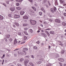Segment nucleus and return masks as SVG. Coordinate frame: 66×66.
I'll return each instance as SVG.
<instances>
[{
  "mask_svg": "<svg viewBox=\"0 0 66 66\" xmlns=\"http://www.w3.org/2000/svg\"><path fill=\"white\" fill-rule=\"evenodd\" d=\"M46 7H47V8H48L49 7V6L48 5H46Z\"/></svg>",
  "mask_w": 66,
  "mask_h": 66,
  "instance_id": "56",
  "label": "nucleus"
},
{
  "mask_svg": "<svg viewBox=\"0 0 66 66\" xmlns=\"http://www.w3.org/2000/svg\"><path fill=\"white\" fill-rule=\"evenodd\" d=\"M55 21L57 23H60V22H61V21L58 19H55Z\"/></svg>",
  "mask_w": 66,
  "mask_h": 66,
  "instance_id": "6",
  "label": "nucleus"
},
{
  "mask_svg": "<svg viewBox=\"0 0 66 66\" xmlns=\"http://www.w3.org/2000/svg\"><path fill=\"white\" fill-rule=\"evenodd\" d=\"M23 18L24 19H28L29 18H28V16L27 15H25L23 17Z\"/></svg>",
  "mask_w": 66,
  "mask_h": 66,
  "instance_id": "11",
  "label": "nucleus"
},
{
  "mask_svg": "<svg viewBox=\"0 0 66 66\" xmlns=\"http://www.w3.org/2000/svg\"><path fill=\"white\" fill-rule=\"evenodd\" d=\"M18 53L19 54H21V55H23V52H20V53L19 51L18 52Z\"/></svg>",
  "mask_w": 66,
  "mask_h": 66,
  "instance_id": "18",
  "label": "nucleus"
},
{
  "mask_svg": "<svg viewBox=\"0 0 66 66\" xmlns=\"http://www.w3.org/2000/svg\"><path fill=\"white\" fill-rule=\"evenodd\" d=\"M47 0H44V3H46L47 2Z\"/></svg>",
  "mask_w": 66,
  "mask_h": 66,
  "instance_id": "44",
  "label": "nucleus"
},
{
  "mask_svg": "<svg viewBox=\"0 0 66 66\" xmlns=\"http://www.w3.org/2000/svg\"><path fill=\"white\" fill-rule=\"evenodd\" d=\"M26 39H27V37L26 36H24V40H26Z\"/></svg>",
  "mask_w": 66,
  "mask_h": 66,
  "instance_id": "29",
  "label": "nucleus"
},
{
  "mask_svg": "<svg viewBox=\"0 0 66 66\" xmlns=\"http://www.w3.org/2000/svg\"><path fill=\"white\" fill-rule=\"evenodd\" d=\"M39 15H40V16H42V12H39Z\"/></svg>",
  "mask_w": 66,
  "mask_h": 66,
  "instance_id": "31",
  "label": "nucleus"
},
{
  "mask_svg": "<svg viewBox=\"0 0 66 66\" xmlns=\"http://www.w3.org/2000/svg\"><path fill=\"white\" fill-rule=\"evenodd\" d=\"M25 57H27V58H29L30 57V56H27Z\"/></svg>",
  "mask_w": 66,
  "mask_h": 66,
  "instance_id": "40",
  "label": "nucleus"
},
{
  "mask_svg": "<svg viewBox=\"0 0 66 66\" xmlns=\"http://www.w3.org/2000/svg\"><path fill=\"white\" fill-rule=\"evenodd\" d=\"M20 0H16V1L19 2Z\"/></svg>",
  "mask_w": 66,
  "mask_h": 66,
  "instance_id": "61",
  "label": "nucleus"
},
{
  "mask_svg": "<svg viewBox=\"0 0 66 66\" xmlns=\"http://www.w3.org/2000/svg\"><path fill=\"white\" fill-rule=\"evenodd\" d=\"M59 64H60V65L61 66H62L63 65V64H62V63H61V62H59Z\"/></svg>",
  "mask_w": 66,
  "mask_h": 66,
  "instance_id": "37",
  "label": "nucleus"
},
{
  "mask_svg": "<svg viewBox=\"0 0 66 66\" xmlns=\"http://www.w3.org/2000/svg\"><path fill=\"white\" fill-rule=\"evenodd\" d=\"M36 43L38 44H39V41H38L37 42H36Z\"/></svg>",
  "mask_w": 66,
  "mask_h": 66,
  "instance_id": "57",
  "label": "nucleus"
},
{
  "mask_svg": "<svg viewBox=\"0 0 66 66\" xmlns=\"http://www.w3.org/2000/svg\"><path fill=\"white\" fill-rule=\"evenodd\" d=\"M58 60L59 61H60V62H64V60L63 59V58H59L58 59Z\"/></svg>",
  "mask_w": 66,
  "mask_h": 66,
  "instance_id": "8",
  "label": "nucleus"
},
{
  "mask_svg": "<svg viewBox=\"0 0 66 66\" xmlns=\"http://www.w3.org/2000/svg\"><path fill=\"white\" fill-rule=\"evenodd\" d=\"M17 65L18 66H21V65L19 64H18Z\"/></svg>",
  "mask_w": 66,
  "mask_h": 66,
  "instance_id": "45",
  "label": "nucleus"
},
{
  "mask_svg": "<svg viewBox=\"0 0 66 66\" xmlns=\"http://www.w3.org/2000/svg\"><path fill=\"white\" fill-rule=\"evenodd\" d=\"M56 7H54V8H52L51 9V11L53 13H54V12H56Z\"/></svg>",
  "mask_w": 66,
  "mask_h": 66,
  "instance_id": "2",
  "label": "nucleus"
},
{
  "mask_svg": "<svg viewBox=\"0 0 66 66\" xmlns=\"http://www.w3.org/2000/svg\"><path fill=\"white\" fill-rule=\"evenodd\" d=\"M16 8L18 10H20L21 9V7H18Z\"/></svg>",
  "mask_w": 66,
  "mask_h": 66,
  "instance_id": "24",
  "label": "nucleus"
},
{
  "mask_svg": "<svg viewBox=\"0 0 66 66\" xmlns=\"http://www.w3.org/2000/svg\"><path fill=\"white\" fill-rule=\"evenodd\" d=\"M30 23L32 25H34L36 23V21L35 20H30Z\"/></svg>",
  "mask_w": 66,
  "mask_h": 66,
  "instance_id": "1",
  "label": "nucleus"
},
{
  "mask_svg": "<svg viewBox=\"0 0 66 66\" xmlns=\"http://www.w3.org/2000/svg\"><path fill=\"white\" fill-rule=\"evenodd\" d=\"M64 16H66V13H64Z\"/></svg>",
  "mask_w": 66,
  "mask_h": 66,
  "instance_id": "49",
  "label": "nucleus"
},
{
  "mask_svg": "<svg viewBox=\"0 0 66 66\" xmlns=\"http://www.w3.org/2000/svg\"><path fill=\"white\" fill-rule=\"evenodd\" d=\"M35 6H37V5L36 4H35Z\"/></svg>",
  "mask_w": 66,
  "mask_h": 66,
  "instance_id": "62",
  "label": "nucleus"
},
{
  "mask_svg": "<svg viewBox=\"0 0 66 66\" xmlns=\"http://www.w3.org/2000/svg\"><path fill=\"white\" fill-rule=\"evenodd\" d=\"M42 11H43V12H44V13H45V10H44V9H42Z\"/></svg>",
  "mask_w": 66,
  "mask_h": 66,
  "instance_id": "43",
  "label": "nucleus"
},
{
  "mask_svg": "<svg viewBox=\"0 0 66 66\" xmlns=\"http://www.w3.org/2000/svg\"><path fill=\"white\" fill-rule=\"evenodd\" d=\"M3 4L4 5V6H6V5H5V4L3 3Z\"/></svg>",
  "mask_w": 66,
  "mask_h": 66,
  "instance_id": "58",
  "label": "nucleus"
},
{
  "mask_svg": "<svg viewBox=\"0 0 66 66\" xmlns=\"http://www.w3.org/2000/svg\"><path fill=\"white\" fill-rule=\"evenodd\" d=\"M64 52H65V51L64 50H63L62 51L61 53L63 54V53H64Z\"/></svg>",
  "mask_w": 66,
  "mask_h": 66,
  "instance_id": "36",
  "label": "nucleus"
},
{
  "mask_svg": "<svg viewBox=\"0 0 66 66\" xmlns=\"http://www.w3.org/2000/svg\"><path fill=\"white\" fill-rule=\"evenodd\" d=\"M42 63V61H39L37 62V64H41Z\"/></svg>",
  "mask_w": 66,
  "mask_h": 66,
  "instance_id": "16",
  "label": "nucleus"
},
{
  "mask_svg": "<svg viewBox=\"0 0 66 66\" xmlns=\"http://www.w3.org/2000/svg\"><path fill=\"white\" fill-rule=\"evenodd\" d=\"M30 15H33V14L32 13H30Z\"/></svg>",
  "mask_w": 66,
  "mask_h": 66,
  "instance_id": "48",
  "label": "nucleus"
},
{
  "mask_svg": "<svg viewBox=\"0 0 66 66\" xmlns=\"http://www.w3.org/2000/svg\"><path fill=\"white\" fill-rule=\"evenodd\" d=\"M60 1L61 3H62V4H63V3L64 4V5H63L64 6H66V4H65V2L64 1H62V0H60Z\"/></svg>",
  "mask_w": 66,
  "mask_h": 66,
  "instance_id": "5",
  "label": "nucleus"
},
{
  "mask_svg": "<svg viewBox=\"0 0 66 66\" xmlns=\"http://www.w3.org/2000/svg\"><path fill=\"white\" fill-rule=\"evenodd\" d=\"M23 50L24 51H27V50H28V49L27 48H24L23 49Z\"/></svg>",
  "mask_w": 66,
  "mask_h": 66,
  "instance_id": "22",
  "label": "nucleus"
},
{
  "mask_svg": "<svg viewBox=\"0 0 66 66\" xmlns=\"http://www.w3.org/2000/svg\"><path fill=\"white\" fill-rule=\"evenodd\" d=\"M28 28H24V30H25V31H26L27 30H28Z\"/></svg>",
  "mask_w": 66,
  "mask_h": 66,
  "instance_id": "41",
  "label": "nucleus"
},
{
  "mask_svg": "<svg viewBox=\"0 0 66 66\" xmlns=\"http://www.w3.org/2000/svg\"><path fill=\"white\" fill-rule=\"evenodd\" d=\"M61 18H62V19H64V17H63V16H61Z\"/></svg>",
  "mask_w": 66,
  "mask_h": 66,
  "instance_id": "60",
  "label": "nucleus"
},
{
  "mask_svg": "<svg viewBox=\"0 0 66 66\" xmlns=\"http://www.w3.org/2000/svg\"><path fill=\"white\" fill-rule=\"evenodd\" d=\"M18 50V48H16V49L14 50V51H16V50Z\"/></svg>",
  "mask_w": 66,
  "mask_h": 66,
  "instance_id": "59",
  "label": "nucleus"
},
{
  "mask_svg": "<svg viewBox=\"0 0 66 66\" xmlns=\"http://www.w3.org/2000/svg\"><path fill=\"white\" fill-rule=\"evenodd\" d=\"M34 49L35 50H36V49H37V47L36 46H34Z\"/></svg>",
  "mask_w": 66,
  "mask_h": 66,
  "instance_id": "33",
  "label": "nucleus"
},
{
  "mask_svg": "<svg viewBox=\"0 0 66 66\" xmlns=\"http://www.w3.org/2000/svg\"><path fill=\"white\" fill-rule=\"evenodd\" d=\"M60 45H61V46H63V44H62V43H60L59 44Z\"/></svg>",
  "mask_w": 66,
  "mask_h": 66,
  "instance_id": "53",
  "label": "nucleus"
},
{
  "mask_svg": "<svg viewBox=\"0 0 66 66\" xmlns=\"http://www.w3.org/2000/svg\"><path fill=\"white\" fill-rule=\"evenodd\" d=\"M44 24H46L47 23L46 22H44Z\"/></svg>",
  "mask_w": 66,
  "mask_h": 66,
  "instance_id": "50",
  "label": "nucleus"
},
{
  "mask_svg": "<svg viewBox=\"0 0 66 66\" xmlns=\"http://www.w3.org/2000/svg\"><path fill=\"white\" fill-rule=\"evenodd\" d=\"M31 57L32 58H34V56H33V55H31Z\"/></svg>",
  "mask_w": 66,
  "mask_h": 66,
  "instance_id": "63",
  "label": "nucleus"
},
{
  "mask_svg": "<svg viewBox=\"0 0 66 66\" xmlns=\"http://www.w3.org/2000/svg\"><path fill=\"white\" fill-rule=\"evenodd\" d=\"M3 16H0V20H3Z\"/></svg>",
  "mask_w": 66,
  "mask_h": 66,
  "instance_id": "20",
  "label": "nucleus"
},
{
  "mask_svg": "<svg viewBox=\"0 0 66 66\" xmlns=\"http://www.w3.org/2000/svg\"><path fill=\"white\" fill-rule=\"evenodd\" d=\"M50 30V28H48L46 29V30Z\"/></svg>",
  "mask_w": 66,
  "mask_h": 66,
  "instance_id": "54",
  "label": "nucleus"
},
{
  "mask_svg": "<svg viewBox=\"0 0 66 66\" xmlns=\"http://www.w3.org/2000/svg\"><path fill=\"white\" fill-rule=\"evenodd\" d=\"M24 60V59H23V58H21L20 59V62H22Z\"/></svg>",
  "mask_w": 66,
  "mask_h": 66,
  "instance_id": "28",
  "label": "nucleus"
},
{
  "mask_svg": "<svg viewBox=\"0 0 66 66\" xmlns=\"http://www.w3.org/2000/svg\"><path fill=\"white\" fill-rule=\"evenodd\" d=\"M31 8L32 9L34 10V11H36V9L35 7H32Z\"/></svg>",
  "mask_w": 66,
  "mask_h": 66,
  "instance_id": "17",
  "label": "nucleus"
},
{
  "mask_svg": "<svg viewBox=\"0 0 66 66\" xmlns=\"http://www.w3.org/2000/svg\"><path fill=\"white\" fill-rule=\"evenodd\" d=\"M27 26V24H23V26Z\"/></svg>",
  "mask_w": 66,
  "mask_h": 66,
  "instance_id": "38",
  "label": "nucleus"
},
{
  "mask_svg": "<svg viewBox=\"0 0 66 66\" xmlns=\"http://www.w3.org/2000/svg\"><path fill=\"white\" fill-rule=\"evenodd\" d=\"M29 62V60L28 59H26L24 61V63H26V64H27Z\"/></svg>",
  "mask_w": 66,
  "mask_h": 66,
  "instance_id": "10",
  "label": "nucleus"
},
{
  "mask_svg": "<svg viewBox=\"0 0 66 66\" xmlns=\"http://www.w3.org/2000/svg\"><path fill=\"white\" fill-rule=\"evenodd\" d=\"M24 52H25L24 55H26L27 54V53L25 51H24Z\"/></svg>",
  "mask_w": 66,
  "mask_h": 66,
  "instance_id": "55",
  "label": "nucleus"
},
{
  "mask_svg": "<svg viewBox=\"0 0 66 66\" xmlns=\"http://www.w3.org/2000/svg\"><path fill=\"white\" fill-rule=\"evenodd\" d=\"M16 6H19V3H16Z\"/></svg>",
  "mask_w": 66,
  "mask_h": 66,
  "instance_id": "35",
  "label": "nucleus"
},
{
  "mask_svg": "<svg viewBox=\"0 0 66 66\" xmlns=\"http://www.w3.org/2000/svg\"><path fill=\"white\" fill-rule=\"evenodd\" d=\"M42 35L43 37H47V36H46V35L45 33H42Z\"/></svg>",
  "mask_w": 66,
  "mask_h": 66,
  "instance_id": "9",
  "label": "nucleus"
},
{
  "mask_svg": "<svg viewBox=\"0 0 66 66\" xmlns=\"http://www.w3.org/2000/svg\"><path fill=\"white\" fill-rule=\"evenodd\" d=\"M46 33L47 34V35L48 36V37H49L50 36V34H49V32H48V31H46Z\"/></svg>",
  "mask_w": 66,
  "mask_h": 66,
  "instance_id": "27",
  "label": "nucleus"
},
{
  "mask_svg": "<svg viewBox=\"0 0 66 66\" xmlns=\"http://www.w3.org/2000/svg\"><path fill=\"white\" fill-rule=\"evenodd\" d=\"M14 44L15 45H18V43H17V42H16V40H15L14 41Z\"/></svg>",
  "mask_w": 66,
  "mask_h": 66,
  "instance_id": "7",
  "label": "nucleus"
},
{
  "mask_svg": "<svg viewBox=\"0 0 66 66\" xmlns=\"http://www.w3.org/2000/svg\"><path fill=\"white\" fill-rule=\"evenodd\" d=\"M29 1L30 2H31V3H33V0H29Z\"/></svg>",
  "mask_w": 66,
  "mask_h": 66,
  "instance_id": "39",
  "label": "nucleus"
},
{
  "mask_svg": "<svg viewBox=\"0 0 66 66\" xmlns=\"http://www.w3.org/2000/svg\"><path fill=\"white\" fill-rule=\"evenodd\" d=\"M5 40L6 42H7V39H6V38H5Z\"/></svg>",
  "mask_w": 66,
  "mask_h": 66,
  "instance_id": "51",
  "label": "nucleus"
},
{
  "mask_svg": "<svg viewBox=\"0 0 66 66\" xmlns=\"http://www.w3.org/2000/svg\"><path fill=\"white\" fill-rule=\"evenodd\" d=\"M23 33H24V34H25L26 35H28V33H27V32L26 31H23Z\"/></svg>",
  "mask_w": 66,
  "mask_h": 66,
  "instance_id": "19",
  "label": "nucleus"
},
{
  "mask_svg": "<svg viewBox=\"0 0 66 66\" xmlns=\"http://www.w3.org/2000/svg\"><path fill=\"white\" fill-rule=\"evenodd\" d=\"M9 40L10 42H12V40H13V38H10V39H9Z\"/></svg>",
  "mask_w": 66,
  "mask_h": 66,
  "instance_id": "26",
  "label": "nucleus"
},
{
  "mask_svg": "<svg viewBox=\"0 0 66 66\" xmlns=\"http://www.w3.org/2000/svg\"><path fill=\"white\" fill-rule=\"evenodd\" d=\"M29 31L30 33H32L33 32V30H32V29H29Z\"/></svg>",
  "mask_w": 66,
  "mask_h": 66,
  "instance_id": "32",
  "label": "nucleus"
},
{
  "mask_svg": "<svg viewBox=\"0 0 66 66\" xmlns=\"http://www.w3.org/2000/svg\"><path fill=\"white\" fill-rule=\"evenodd\" d=\"M18 34L19 35H20L21 36H22V34L21 33V32H18Z\"/></svg>",
  "mask_w": 66,
  "mask_h": 66,
  "instance_id": "25",
  "label": "nucleus"
},
{
  "mask_svg": "<svg viewBox=\"0 0 66 66\" xmlns=\"http://www.w3.org/2000/svg\"><path fill=\"white\" fill-rule=\"evenodd\" d=\"M25 12H24L23 11H21V12H20V14L21 15H23L24 13H25Z\"/></svg>",
  "mask_w": 66,
  "mask_h": 66,
  "instance_id": "13",
  "label": "nucleus"
},
{
  "mask_svg": "<svg viewBox=\"0 0 66 66\" xmlns=\"http://www.w3.org/2000/svg\"><path fill=\"white\" fill-rule=\"evenodd\" d=\"M10 10L12 12H14L15 10V7H13L10 9Z\"/></svg>",
  "mask_w": 66,
  "mask_h": 66,
  "instance_id": "3",
  "label": "nucleus"
},
{
  "mask_svg": "<svg viewBox=\"0 0 66 66\" xmlns=\"http://www.w3.org/2000/svg\"><path fill=\"white\" fill-rule=\"evenodd\" d=\"M29 64L30 65H31V66H34V65L33 64L32 62H30L29 63Z\"/></svg>",
  "mask_w": 66,
  "mask_h": 66,
  "instance_id": "21",
  "label": "nucleus"
},
{
  "mask_svg": "<svg viewBox=\"0 0 66 66\" xmlns=\"http://www.w3.org/2000/svg\"><path fill=\"white\" fill-rule=\"evenodd\" d=\"M50 33L51 34H54V31H50Z\"/></svg>",
  "mask_w": 66,
  "mask_h": 66,
  "instance_id": "12",
  "label": "nucleus"
},
{
  "mask_svg": "<svg viewBox=\"0 0 66 66\" xmlns=\"http://www.w3.org/2000/svg\"><path fill=\"white\" fill-rule=\"evenodd\" d=\"M22 1H23V0H20L19 2H22Z\"/></svg>",
  "mask_w": 66,
  "mask_h": 66,
  "instance_id": "52",
  "label": "nucleus"
},
{
  "mask_svg": "<svg viewBox=\"0 0 66 66\" xmlns=\"http://www.w3.org/2000/svg\"><path fill=\"white\" fill-rule=\"evenodd\" d=\"M51 66V64L50 63L48 64L46 66Z\"/></svg>",
  "mask_w": 66,
  "mask_h": 66,
  "instance_id": "34",
  "label": "nucleus"
},
{
  "mask_svg": "<svg viewBox=\"0 0 66 66\" xmlns=\"http://www.w3.org/2000/svg\"><path fill=\"white\" fill-rule=\"evenodd\" d=\"M64 66H66V64H64Z\"/></svg>",
  "mask_w": 66,
  "mask_h": 66,
  "instance_id": "64",
  "label": "nucleus"
},
{
  "mask_svg": "<svg viewBox=\"0 0 66 66\" xmlns=\"http://www.w3.org/2000/svg\"><path fill=\"white\" fill-rule=\"evenodd\" d=\"M15 40L16 42H17V43H18V44H19V43L20 42V41H19L18 39H15Z\"/></svg>",
  "mask_w": 66,
  "mask_h": 66,
  "instance_id": "14",
  "label": "nucleus"
},
{
  "mask_svg": "<svg viewBox=\"0 0 66 66\" xmlns=\"http://www.w3.org/2000/svg\"><path fill=\"white\" fill-rule=\"evenodd\" d=\"M62 25L64 26H66V23L64 22L62 23Z\"/></svg>",
  "mask_w": 66,
  "mask_h": 66,
  "instance_id": "23",
  "label": "nucleus"
},
{
  "mask_svg": "<svg viewBox=\"0 0 66 66\" xmlns=\"http://www.w3.org/2000/svg\"><path fill=\"white\" fill-rule=\"evenodd\" d=\"M15 25H16L17 26H19V24L18 23H15Z\"/></svg>",
  "mask_w": 66,
  "mask_h": 66,
  "instance_id": "30",
  "label": "nucleus"
},
{
  "mask_svg": "<svg viewBox=\"0 0 66 66\" xmlns=\"http://www.w3.org/2000/svg\"><path fill=\"white\" fill-rule=\"evenodd\" d=\"M9 17H12V16H11V14H10L8 15Z\"/></svg>",
  "mask_w": 66,
  "mask_h": 66,
  "instance_id": "42",
  "label": "nucleus"
},
{
  "mask_svg": "<svg viewBox=\"0 0 66 66\" xmlns=\"http://www.w3.org/2000/svg\"><path fill=\"white\" fill-rule=\"evenodd\" d=\"M13 27L14 28H16V26L14 24H13Z\"/></svg>",
  "mask_w": 66,
  "mask_h": 66,
  "instance_id": "47",
  "label": "nucleus"
},
{
  "mask_svg": "<svg viewBox=\"0 0 66 66\" xmlns=\"http://www.w3.org/2000/svg\"><path fill=\"white\" fill-rule=\"evenodd\" d=\"M9 2H10V1H8L6 3L7 4H9Z\"/></svg>",
  "mask_w": 66,
  "mask_h": 66,
  "instance_id": "46",
  "label": "nucleus"
},
{
  "mask_svg": "<svg viewBox=\"0 0 66 66\" xmlns=\"http://www.w3.org/2000/svg\"><path fill=\"white\" fill-rule=\"evenodd\" d=\"M10 36H11L10 35H6V38H9L10 37Z\"/></svg>",
  "mask_w": 66,
  "mask_h": 66,
  "instance_id": "15",
  "label": "nucleus"
},
{
  "mask_svg": "<svg viewBox=\"0 0 66 66\" xmlns=\"http://www.w3.org/2000/svg\"><path fill=\"white\" fill-rule=\"evenodd\" d=\"M14 17L15 18H20V15H17L16 14H15Z\"/></svg>",
  "mask_w": 66,
  "mask_h": 66,
  "instance_id": "4",
  "label": "nucleus"
}]
</instances>
